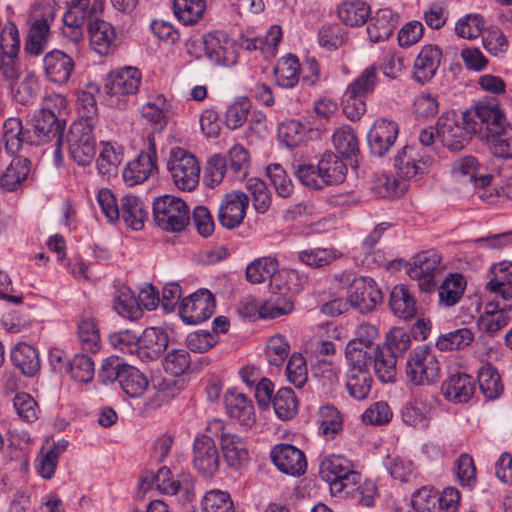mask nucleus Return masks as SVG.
Masks as SVG:
<instances>
[{"mask_svg":"<svg viewBox=\"0 0 512 512\" xmlns=\"http://www.w3.org/2000/svg\"><path fill=\"white\" fill-rule=\"evenodd\" d=\"M194 468L206 478L218 471L219 452L211 436H199L194 440Z\"/></svg>","mask_w":512,"mask_h":512,"instance_id":"obj_16","label":"nucleus"},{"mask_svg":"<svg viewBox=\"0 0 512 512\" xmlns=\"http://www.w3.org/2000/svg\"><path fill=\"white\" fill-rule=\"evenodd\" d=\"M382 298V292L376 283L372 279L364 277L354 279L348 292V301L361 313L374 310Z\"/></svg>","mask_w":512,"mask_h":512,"instance_id":"obj_11","label":"nucleus"},{"mask_svg":"<svg viewBox=\"0 0 512 512\" xmlns=\"http://www.w3.org/2000/svg\"><path fill=\"white\" fill-rule=\"evenodd\" d=\"M274 296L266 300L259 308V317L261 318H277L290 313L294 308L291 297L282 293V288H274L272 290Z\"/></svg>","mask_w":512,"mask_h":512,"instance_id":"obj_36","label":"nucleus"},{"mask_svg":"<svg viewBox=\"0 0 512 512\" xmlns=\"http://www.w3.org/2000/svg\"><path fill=\"white\" fill-rule=\"evenodd\" d=\"M371 383L372 377L369 370H349L346 386L355 399H365L371 390Z\"/></svg>","mask_w":512,"mask_h":512,"instance_id":"obj_52","label":"nucleus"},{"mask_svg":"<svg viewBox=\"0 0 512 512\" xmlns=\"http://www.w3.org/2000/svg\"><path fill=\"white\" fill-rule=\"evenodd\" d=\"M389 305L393 313L403 319H410L417 312L416 301L404 285H397L392 289Z\"/></svg>","mask_w":512,"mask_h":512,"instance_id":"obj_33","label":"nucleus"},{"mask_svg":"<svg viewBox=\"0 0 512 512\" xmlns=\"http://www.w3.org/2000/svg\"><path fill=\"white\" fill-rule=\"evenodd\" d=\"M43 69L49 81L61 85L70 79L74 61L63 51L55 49L44 56Z\"/></svg>","mask_w":512,"mask_h":512,"instance_id":"obj_18","label":"nucleus"},{"mask_svg":"<svg viewBox=\"0 0 512 512\" xmlns=\"http://www.w3.org/2000/svg\"><path fill=\"white\" fill-rule=\"evenodd\" d=\"M40 89L38 78L34 74H27L14 90V98L21 104L32 103Z\"/></svg>","mask_w":512,"mask_h":512,"instance_id":"obj_61","label":"nucleus"},{"mask_svg":"<svg viewBox=\"0 0 512 512\" xmlns=\"http://www.w3.org/2000/svg\"><path fill=\"white\" fill-rule=\"evenodd\" d=\"M248 204L249 198L242 191H232L226 194L219 207L220 224L227 229L238 227L245 218Z\"/></svg>","mask_w":512,"mask_h":512,"instance_id":"obj_12","label":"nucleus"},{"mask_svg":"<svg viewBox=\"0 0 512 512\" xmlns=\"http://www.w3.org/2000/svg\"><path fill=\"white\" fill-rule=\"evenodd\" d=\"M251 102L248 98H240L232 103L226 112V125L229 129L241 127L247 120Z\"/></svg>","mask_w":512,"mask_h":512,"instance_id":"obj_60","label":"nucleus"},{"mask_svg":"<svg viewBox=\"0 0 512 512\" xmlns=\"http://www.w3.org/2000/svg\"><path fill=\"white\" fill-rule=\"evenodd\" d=\"M397 26V19L390 9H380L370 20L367 27L369 39L374 42H381L388 39Z\"/></svg>","mask_w":512,"mask_h":512,"instance_id":"obj_28","label":"nucleus"},{"mask_svg":"<svg viewBox=\"0 0 512 512\" xmlns=\"http://www.w3.org/2000/svg\"><path fill=\"white\" fill-rule=\"evenodd\" d=\"M225 175L228 176L226 158L220 154L211 156L204 169V184L214 188L222 182Z\"/></svg>","mask_w":512,"mask_h":512,"instance_id":"obj_55","label":"nucleus"},{"mask_svg":"<svg viewBox=\"0 0 512 512\" xmlns=\"http://www.w3.org/2000/svg\"><path fill=\"white\" fill-rule=\"evenodd\" d=\"M465 281L460 274H451L439 287L440 302L446 306H453L462 297Z\"/></svg>","mask_w":512,"mask_h":512,"instance_id":"obj_49","label":"nucleus"},{"mask_svg":"<svg viewBox=\"0 0 512 512\" xmlns=\"http://www.w3.org/2000/svg\"><path fill=\"white\" fill-rule=\"evenodd\" d=\"M454 172L462 179V182L469 181L472 183L475 194L482 201L494 203L495 199L500 196H509L512 186L491 187L493 175L480 173V166L474 157L468 156L460 159L454 164Z\"/></svg>","mask_w":512,"mask_h":512,"instance_id":"obj_3","label":"nucleus"},{"mask_svg":"<svg viewBox=\"0 0 512 512\" xmlns=\"http://www.w3.org/2000/svg\"><path fill=\"white\" fill-rule=\"evenodd\" d=\"M49 37L50 26L47 19H35L29 27L25 51L31 56L40 55L44 51Z\"/></svg>","mask_w":512,"mask_h":512,"instance_id":"obj_34","label":"nucleus"},{"mask_svg":"<svg viewBox=\"0 0 512 512\" xmlns=\"http://www.w3.org/2000/svg\"><path fill=\"white\" fill-rule=\"evenodd\" d=\"M201 507L203 512H235L230 495L221 490L207 492Z\"/></svg>","mask_w":512,"mask_h":512,"instance_id":"obj_56","label":"nucleus"},{"mask_svg":"<svg viewBox=\"0 0 512 512\" xmlns=\"http://www.w3.org/2000/svg\"><path fill=\"white\" fill-rule=\"evenodd\" d=\"M114 309L119 315L130 320H136L142 316L134 293L126 287L118 290L114 301Z\"/></svg>","mask_w":512,"mask_h":512,"instance_id":"obj_47","label":"nucleus"},{"mask_svg":"<svg viewBox=\"0 0 512 512\" xmlns=\"http://www.w3.org/2000/svg\"><path fill=\"white\" fill-rule=\"evenodd\" d=\"M158 490L168 494H176L180 489L189 491V483L186 480H171V471L167 467H161L156 474H152Z\"/></svg>","mask_w":512,"mask_h":512,"instance_id":"obj_59","label":"nucleus"},{"mask_svg":"<svg viewBox=\"0 0 512 512\" xmlns=\"http://www.w3.org/2000/svg\"><path fill=\"white\" fill-rule=\"evenodd\" d=\"M440 373V363L429 346L416 348L409 354L405 375L413 385H432L439 381Z\"/></svg>","mask_w":512,"mask_h":512,"instance_id":"obj_5","label":"nucleus"},{"mask_svg":"<svg viewBox=\"0 0 512 512\" xmlns=\"http://www.w3.org/2000/svg\"><path fill=\"white\" fill-rule=\"evenodd\" d=\"M216 310V300L210 290L201 288L194 292V324L208 320Z\"/></svg>","mask_w":512,"mask_h":512,"instance_id":"obj_50","label":"nucleus"},{"mask_svg":"<svg viewBox=\"0 0 512 512\" xmlns=\"http://www.w3.org/2000/svg\"><path fill=\"white\" fill-rule=\"evenodd\" d=\"M149 148L141 152L127 164L123 171V179L128 186L140 184L158 170L156 165L157 152L153 135L148 136Z\"/></svg>","mask_w":512,"mask_h":512,"instance_id":"obj_10","label":"nucleus"},{"mask_svg":"<svg viewBox=\"0 0 512 512\" xmlns=\"http://www.w3.org/2000/svg\"><path fill=\"white\" fill-rule=\"evenodd\" d=\"M275 466L283 473L291 476H301L307 468L304 453L290 444L275 446L270 453Z\"/></svg>","mask_w":512,"mask_h":512,"instance_id":"obj_14","label":"nucleus"},{"mask_svg":"<svg viewBox=\"0 0 512 512\" xmlns=\"http://www.w3.org/2000/svg\"><path fill=\"white\" fill-rule=\"evenodd\" d=\"M399 133L396 122L380 119L370 129L367 140L370 151L377 157H383L394 145Z\"/></svg>","mask_w":512,"mask_h":512,"instance_id":"obj_17","label":"nucleus"},{"mask_svg":"<svg viewBox=\"0 0 512 512\" xmlns=\"http://www.w3.org/2000/svg\"><path fill=\"white\" fill-rule=\"evenodd\" d=\"M372 359L374 370L379 380L383 383L393 382L396 377L397 356L390 352L389 349H384L377 345L373 349Z\"/></svg>","mask_w":512,"mask_h":512,"instance_id":"obj_37","label":"nucleus"},{"mask_svg":"<svg viewBox=\"0 0 512 512\" xmlns=\"http://www.w3.org/2000/svg\"><path fill=\"white\" fill-rule=\"evenodd\" d=\"M175 186L183 191H192V153L181 148L171 149L167 162Z\"/></svg>","mask_w":512,"mask_h":512,"instance_id":"obj_15","label":"nucleus"},{"mask_svg":"<svg viewBox=\"0 0 512 512\" xmlns=\"http://www.w3.org/2000/svg\"><path fill=\"white\" fill-rule=\"evenodd\" d=\"M337 12L340 20L351 27L362 26L371 14L370 6L361 0L344 1Z\"/></svg>","mask_w":512,"mask_h":512,"instance_id":"obj_32","label":"nucleus"},{"mask_svg":"<svg viewBox=\"0 0 512 512\" xmlns=\"http://www.w3.org/2000/svg\"><path fill=\"white\" fill-rule=\"evenodd\" d=\"M268 361L271 365L281 366L289 354V345L281 335L271 337L266 350Z\"/></svg>","mask_w":512,"mask_h":512,"instance_id":"obj_64","label":"nucleus"},{"mask_svg":"<svg viewBox=\"0 0 512 512\" xmlns=\"http://www.w3.org/2000/svg\"><path fill=\"white\" fill-rule=\"evenodd\" d=\"M319 473L320 477L329 483L330 486L340 479L342 475L350 474L351 480L356 477L352 462L338 455H330L323 459L320 464Z\"/></svg>","mask_w":512,"mask_h":512,"instance_id":"obj_29","label":"nucleus"},{"mask_svg":"<svg viewBox=\"0 0 512 512\" xmlns=\"http://www.w3.org/2000/svg\"><path fill=\"white\" fill-rule=\"evenodd\" d=\"M51 98L47 99V104L34 116L32 122L34 143H46L55 140V158L61 159L62 137L65 128V122L58 119L55 112L49 106Z\"/></svg>","mask_w":512,"mask_h":512,"instance_id":"obj_7","label":"nucleus"},{"mask_svg":"<svg viewBox=\"0 0 512 512\" xmlns=\"http://www.w3.org/2000/svg\"><path fill=\"white\" fill-rule=\"evenodd\" d=\"M468 109L463 113L462 126L454 119L449 117H440L436 124V135L443 144L451 151H461L470 141L471 135H479L480 132H472L467 129V114L472 110Z\"/></svg>","mask_w":512,"mask_h":512,"instance_id":"obj_8","label":"nucleus"},{"mask_svg":"<svg viewBox=\"0 0 512 512\" xmlns=\"http://www.w3.org/2000/svg\"><path fill=\"white\" fill-rule=\"evenodd\" d=\"M191 355L187 348L174 349L165 357V370L176 377L189 380ZM188 383V381H186Z\"/></svg>","mask_w":512,"mask_h":512,"instance_id":"obj_41","label":"nucleus"},{"mask_svg":"<svg viewBox=\"0 0 512 512\" xmlns=\"http://www.w3.org/2000/svg\"><path fill=\"white\" fill-rule=\"evenodd\" d=\"M152 211L156 225L164 231L177 233L189 225V206L179 197L165 194L155 198Z\"/></svg>","mask_w":512,"mask_h":512,"instance_id":"obj_4","label":"nucleus"},{"mask_svg":"<svg viewBox=\"0 0 512 512\" xmlns=\"http://www.w3.org/2000/svg\"><path fill=\"white\" fill-rule=\"evenodd\" d=\"M30 160L27 158H15L11 161L0 176V187L7 191L16 190L30 172Z\"/></svg>","mask_w":512,"mask_h":512,"instance_id":"obj_35","label":"nucleus"},{"mask_svg":"<svg viewBox=\"0 0 512 512\" xmlns=\"http://www.w3.org/2000/svg\"><path fill=\"white\" fill-rule=\"evenodd\" d=\"M272 404L277 417L281 420H288L296 414L298 400L290 387H283L275 394Z\"/></svg>","mask_w":512,"mask_h":512,"instance_id":"obj_42","label":"nucleus"},{"mask_svg":"<svg viewBox=\"0 0 512 512\" xmlns=\"http://www.w3.org/2000/svg\"><path fill=\"white\" fill-rule=\"evenodd\" d=\"M225 406L231 418H235L242 426L251 428L255 423L254 406L243 393L229 390L225 394Z\"/></svg>","mask_w":512,"mask_h":512,"instance_id":"obj_22","label":"nucleus"},{"mask_svg":"<svg viewBox=\"0 0 512 512\" xmlns=\"http://www.w3.org/2000/svg\"><path fill=\"white\" fill-rule=\"evenodd\" d=\"M373 350L360 346L359 342L349 341L346 346V358L350 370H368V364L372 360Z\"/></svg>","mask_w":512,"mask_h":512,"instance_id":"obj_58","label":"nucleus"},{"mask_svg":"<svg viewBox=\"0 0 512 512\" xmlns=\"http://www.w3.org/2000/svg\"><path fill=\"white\" fill-rule=\"evenodd\" d=\"M68 372L75 381L88 383L94 376V362L87 355H76L68 364Z\"/></svg>","mask_w":512,"mask_h":512,"instance_id":"obj_57","label":"nucleus"},{"mask_svg":"<svg viewBox=\"0 0 512 512\" xmlns=\"http://www.w3.org/2000/svg\"><path fill=\"white\" fill-rule=\"evenodd\" d=\"M511 310L512 304H503L502 311L484 312L478 320L480 330L494 335L508 324Z\"/></svg>","mask_w":512,"mask_h":512,"instance_id":"obj_53","label":"nucleus"},{"mask_svg":"<svg viewBox=\"0 0 512 512\" xmlns=\"http://www.w3.org/2000/svg\"><path fill=\"white\" fill-rule=\"evenodd\" d=\"M289 381L297 388H301L307 381V368L304 357L294 353L288 360L286 367Z\"/></svg>","mask_w":512,"mask_h":512,"instance_id":"obj_63","label":"nucleus"},{"mask_svg":"<svg viewBox=\"0 0 512 512\" xmlns=\"http://www.w3.org/2000/svg\"><path fill=\"white\" fill-rule=\"evenodd\" d=\"M93 128L94 123L87 120L75 121L70 126L66 142L71 157L78 165H89L95 157L96 141Z\"/></svg>","mask_w":512,"mask_h":512,"instance_id":"obj_6","label":"nucleus"},{"mask_svg":"<svg viewBox=\"0 0 512 512\" xmlns=\"http://www.w3.org/2000/svg\"><path fill=\"white\" fill-rule=\"evenodd\" d=\"M169 338L160 328H146L139 336L138 353L151 360L159 358L167 349Z\"/></svg>","mask_w":512,"mask_h":512,"instance_id":"obj_25","label":"nucleus"},{"mask_svg":"<svg viewBox=\"0 0 512 512\" xmlns=\"http://www.w3.org/2000/svg\"><path fill=\"white\" fill-rule=\"evenodd\" d=\"M394 167L396 177L387 178L382 184L385 189L384 196L400 197L407 190V181L417 180L426 173V163L419 156L415 148L404 146L395 156Z\"/></svg>","mask_w":512,"mask_h":512,"instance_id":"obj_2","label":"nucleus"},{"mask_svg":"<svg viewBox=\"0 0 512 512\" xmlns=\"http://www.w3.org/2000/svg\"><path fill=\"white\" fill-rule=\"evenodd\" d=\"M11 361L23 375L32 377L40 370L38 351L31 345L20 343L11 352Z\"/></svg>","mask_w":512,"mask_h":512,"instance_id":"obj_30","label":"nucleus"},{"mask_svg":"<svg viewBox=\"0 0 512 512\" xmlns=\"http://www.w3.org/2000/svg\"><path fill=\"white\" fill-rule=\"evenodd\" d=\"M119 385L128 396L138 397L148 387V380L137 368L125 365L122 374H120Z\"/></svg>","mask_w":512,"mask_h":512,"instance_id":"obj_40","label":"nucleus"},{"mask_svg":"<svg viewBox=\"0 0 512 512\" xmlns=\"http://www.w3.org/2000/svg\"><path fill=\"white\" fill-rule=\"evenodd\" d=\"M442 392L450 401L465 403L475 392V381L470 375L459 372L443 382Z\"/></svg>","mask_w":512,"mask_h":512,"instance_id":"obj_24","label":"nucleus"},{"mask_svg":"<svg viewBox=\"0 0 512 512\" xmlns=\"http://www.w3.org/2000/svg\"><path fill=\"white\" fill-rule=\"evenodd\" d=\"M467 129L480 132L490 152L498 158H512V124L498 105H477L467 114Z\"/></svg>","mask_w":512,"mask_h":512,"instance_id":"obj_1","label":"nucleus"},{"mask_svg":"<svg viewBox=\"0 0 512 512\" xmlns=\"http://www.w3.org/2000/svg\"><path fill=\"white\" fill-rule=\"evenodd\" d=\"M227 171L228 177L233 180H243L248 175L250 167V156L248 151L241 145H234L228 151Z\"/></svg>","mask_w":512,"mask_h":512,"instance_id":"obj_38","label":"nucleus"},{"mask_svg":"<svg viewBox=\"0 0 512 512\" xmlns=\"http://www.w3.org/2000/svg\"><path fill=\"white\" fill-rule=\"evenodd\" d=\"M89 42L91 48L101 56L112 54L118 47V38L115 28L102 19H89Z\"/></svg>","mask_w":512,"mask_h":512,"instance_id":"obj_13","label":"nucleus"},{"mask_svg":"<svg viewBox=\"0 0 512 512\" xmlns=\"http://www.w3.org/2000/svg\"><path fill=\"white\" fill-rule=\"evenodd\" d=\"M3 142L7 153H17L24 143H34L30 130H24L19 118H8L3 125Z\"/></svg>","mask_w":512,"mask_h":512,"instance_id":"obj_26","label":"nucleus"},{"mask_svg":"<svg viewBox=\"0 0 512 512\" xmlns=\"http://www.w3.org/2000/svg\"><path fill=\"white\" fill-rule=\"evenodd\" d=\"M228 40L222 33L210 32L202 36L199 49H202L206 57L217 65L227 66L233 64L235 59L233 52L226 47Z\"/></svg>","mask_w":512,"mask_h":512,"instance_id":"obj_21","label":"nucleus"},{"mask_svg":"<svg viewBox=\"0 0 512 512\" xmlns=\"http://www.w3.org/2000/svg\"><path fill=\"white\" fill-rule=\"evenodd\" d=\"M317 166L320 180L323 181L322 187L341 183L345 179L347 167L340 157L332 152L324 153Z\"/></svg>","mask_w":512,"mask_h":512,"instance_id":"obj_27","label":"nucleus"},{"mask_svg":"<svg viewBox=\"0 0 512 512\" xmlns=\"http://www.w3.org/2000/svg\"><path fill=\"white\" fill-rule=\"evenodd\" d=\"M299 69V61L294 55L279 60L274 69L278 84L285 88H292L299 80Z\"/></svg>","mask_w":512,"mask_h":512,"instance_id":"obj_43","label":"nucleus"},{"mask_svg":"<svg viewBox=\"0 0 512 512\" xmlns=\"http://www.w3.org/2000/svg\"><path fill=\"white\" fill-rule=\"evenodd\" d=\"M338 257L339 255L335 250L325 248L305 249L297 254L299 262L312 268L329 265Z\"/></svg>","mask_w":512,"mask_h":512,"instance_id":"obj_54","label":"nucleus"},{"mask_svg":"<svg viewBox=\"0 0 512 512\" xmlns=\"http://www.w3.org/2000/svg\"><path fill=\"white\" fill-rule=\"evenodd\" d=\"M333 144L338 153L344 158L356 156L360 151L358 139L348 126L339 128L333 134Z\"/></svg>","mask_w":512,"mask_h":512,"instance_id":"obj_48","label":"nucleus"},{"mask_svg":"<svg viewBox=\"0 0 512 512\" xmlns=\"http://www.w3.org/2000/svg\"><path fill=\"white\" fill-rule=\"evenodd\" d=\"M442 57V52L437 46L427 45L422 48L414 62V78L424 84L435 75Z\"/></svg>","mask_w":512,"mask_h":512,"instance_id":"obj_23","label":"nucleus"},{"mask_svg":"<svg viewBox=\"0 0 512 512\" xmlns=\"http://www.w3.org/2000/svg\"><path fill=\"white\" fill-rule=\"evenodd\" d=\"M120 217L127 226L134 230H140L143 228L144 220L147 218V211L139 197L126 195L121 199Z\"/></svg>","mask_w":512,"mask_h":512,"instance_id":"obj_31","label":"nucleus"},{"mask_svg":"<svg viewBox=\"0 0 512 512\" xmlns=\"http://www.w3.org/2000/svg\"><path fill=\"white\" fill-rule=\"evenodd\" d=\"M441 270V256L435 252L425 251L417 254L407 270L411 279L419 281L423 292H430L436 285L435 275Z\"/></svg>","mask_w":512,"mask_h":512,"instance_id":"obj_9","label":"nucleus"},{"mask_svg":"<svg viewBox=\"0 0 512 512\" xmlns=\"http://www.w3.org/2000/svg\"><path fill=\"white\" fill-rule=\"evenodd\" d=\"M474 339V334L468 328H461L455 331L440 335L436 346L442 350H460L469 346Z\"/></svg>","mask_w":512,"mask_h":512,"instance_id":"obj_51","label":"nucleus"},{"mask_svg":"<svg viewBox=\"0 0 512 512\" xmlns=\"http://www.w3.org/2000/svg\"><path fill=\"white\" fill-rule=\"evenodd\" d=\"M278 261L274 257H261L246 268V279L252 284H261L270 279L271 290L279 288L283 273L278 272Z\"/></svg>","mask_w":512,"mask_h":512,"instance_id":"obj_20","label":"nucleus"},{"mask_svg":"<svg viewBox=\"0 0 512 512\" xmlns=\"http://www.w3.org/2000/svg\"><path fill=\"white\" fill-rule=\"evenodd\" d=\"M140 85V73L136 68L125 67L111 72L106 79L105 91L111 96L134 94Z\"/></svg>","mask_w":512,"mask_h":512,"instance_id":"obj_19","label":"nucleus"},{"mask_svg":"<svg viewBox=\"0 0 512 512\" xmlns=\"http://www.w3.org/2000/svg\"><path fill=\"white\" fill-rule=\"evenodd\" d=\"M78 338L84 351L96 353L100 348V334L93 318L83 317L78 324Z\"/></svg>","mask_w":512,"mask_h":512,"instance_id":"obj_46","label":"nucleus"},{"mask_svg":"<svg viewBox=\"0 0 512 512\" xmlns=\"http://www.w3.org/2000/svg\"><path fill=\"white\" fill-rule=\"evenodd\" d=\"M68 10L63 16L64 24L69 28L80 27L86 18L88 0H65Z\"/></svg>","mask_w":512,"mask_h":512,"instance_id":"obj_62","label":"nucleus"},{"mask_svg":"<svg viewBox=\"0 0 512 512\" xmlns=\"http://www.w3.org/2000/svg\"><path fill=\"white\" fill-rule=\"evenodd\" d=\"M222 451L227 464L238 467L247 460L248 453L243 440L232 434H222Z\"/></svg>","mask_w":512,"mask_h":512,"instance_id":"obj_39","label":"nucleus"},{"mask_svg":"<svg viewBox=\"0 0 512 512\" xmlns=\"http://www.w3.org/2000/svg\"><path fill=\"white\" fill-rule=\"evenodd\" d=\"M478 383L481 392L488 399H495L502 393L503 385L500 375L491 365L483 366L479 370Z\"/></svg>","mask_w":512,"mask_h":512,"instance_id":"obj_44","label":"nucleus"},{"mask_svg":"<svg viewBox=\"0 0 512 512\" xmlns=\"http://www.w3.org/2000/svg\"><path fill=\"white\" fill-rule=\"evenodd\" d=\"M377 81L378 77L375 67H367L347 87L346 95L365 99L368 94H371L374 91Z\"/></svg>","mask_w":512,"mask_h":512,"instance_id":"obj_45","label":"nucleus"}]
</instances>
